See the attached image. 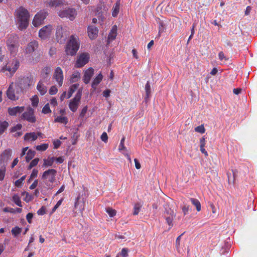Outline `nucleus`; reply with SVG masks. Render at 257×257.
<instances>
[{"label": "nucleus", "mask_w": 257, "mask_h": 257, "mask_svg": "<svg viewBox=\"0 0 257 257\" xmlns=\"http://www.w3.org/2000/svg\"><path fill=\"white\" fill-rule=\"evenodd\" d=\"M182 211L184 215H186L189 210V206L188 205H184L182 208Z\"/></svg>", "instance_id": "nucleus-59"}, {"label": "nucleus", "mask_w": 257, "mask_h": 257, "mask_svg": "<svg viewBox=\"0 0 257 257\" xmlns=\"http://www.w3.org/2000/svg\"><path fill=\"white\" fill-rule=\"evenodd\" d=\"M125 141V138L123 137L120 142L119 145L118 146V150L120 152H126L127 149L126 147L124 146V143Z\"/></svg>", "instance_id": "nucleus-36"}, {"label": "nucleus", "mask_w": 257, "mask_h": 257, "mask_svg": "<svg viewBox=\"0 0 257 257\" xmlns=\"http://www.w3.org/2000/svg\"><path fill=\"white\" fill-rule=\"evenodd\" d=\"M58 15L62 18H66L70 21H73L77 15V12L75 9L68 8L65 10L60 11L58 12Z\"/></svg>", "instance_id": "nucleus-10"}, {"label": "nucleus", "mask_w": 257, "mask_h": 257, "mask_svg": "<svg viewBox=\"0 0 257 257\" xmlns=\"http://www.w3.org/2000/svg\"><path fill=\"white\" fill-rule=\"evenodd\" d=\"M142 205L140 203H136L134 205L133 214L138 215L140 211Z\"/></svg>", "instance_id": "nucleus-42"}, {"label": "nucleus", "mask_w": 257, "mask_h": 257, "mask_svg": "<svg viewBox=\"0 0 257 257\" xmlns=\"http://www.w3.org/2000/svg\"><path fill=\"white\" fill-rule=\"evenodd\" d=\"M190 200L191 202V203L196 207V210L197 211H200L201 209V206L200 202L199 201L195 198H190Z\"/></svg>", "instance_id": "nucleus-30"}, {"label": "nucleus", "mask_w": 257, "mask_h": 257, "mask_svg": "<svg viewBox=\"0 0 257 257\" xmlns=\"http://www.w3.org/2000/svg\"><path fill=\"white\" fill-rule=\"evenodd\" d=\"M30 14L23 7H20L15 12V20L18 28L20 30H25L29 25Z\"/></svg>", "instance_id": "nucleus-1"}, {"label": "nucleus", "mask_w": 257, "mask_h": 257, "mask_svg": "<svg viewBox=\"0 0 257 257\" xmlns=\"http://www.w3.org/2000/svg\"><path fill=\"white\" fill-rule=\"evenodd\" d=\"M42 113L44 114H48L51 112V110L50 108L49 103L46 104L42 109Z\"/></svg>", "instance_id": "nucleus-47"}, {"label": "nucleus", "mask_w": 257, "mask_h": 257, "mask_svg": "<svg viewBox=\"0 0 257 257\" xmlns=\"http://www.w3.org/2000/svg\"><path fill=\"white\" fill-rule=\"evenodd\" d=\"M6 167H3L0 169V181H3L4 179L6 174Z\"/></svg>", "instance_id": "nucleus-50"}, {"label": "nucleus", "mask_w": 257, "mask_h": 257, "mask_svg": "<svg viewBox=\"0 0 257 257\" xmlns=\"http://www.w3.org/2000/svg\"><path fill=\"white\" fill-rule=\"evenodd\" d=\"M3 211L5 212L15 213V209L10 207H5L3 209Z\"/></svg>", "instance_id": "nucleus-60"}, {"label": "nucleus", "mask_w": 257, "mask_h": 257, "mask_svg": "<svg viewBox=\"0 0 257 257\" xmlns=\"http://www.w3.org/2000/svg\"><path fill=\"white\" fill-rule=\"evenodd\" d=\"M48 13L45 10H41L34 17L33 20V25L35 27H39L41 25L46 17L48 16Z\"/></svg>", "instance_id": "nucleus-9"}, {"label": "nucleus", "mask_w": 257, "mask_h": 257, "mask_svg": "<svg viewBox=\"0 0 257 257\" xmlns=\"http://www.w3.org/2000/svg\"><path fill=\"white\" fill-rule=\"evenodd\" d=\"M145 91H146V98H149L151 93V86L150 83L147 82L145 85Z\"/></svg>", "instance_id": "nucleus-44"}, {"label": "nucleus", "mask_w": 257, "mask_h": 257, "mask_svg": "<svg viewBox=\"0 0 257 257\" xmlns=\"http://www.w3.org/2000/svg\"><path fill=\"white\" fill-rule=\"evenodd\" d=\"M117 26L116 25L113 26L109 32L108 36L107 42L110 43L111 41L114 40L117 36Z\"/></svg>", "instance_id": "nucleus-23"}, {"label": "nucleus", "mask_w": 257, "mask_h": 257, "mask_svg": "<svg viewBox=\"0 0 257 257\" xmlns=\"http://www.w3.org/2000/svg\"><path fill=\"white\" fill-rule=\"evenodd\" d=\"M65 4V2L63 0H51L48 3V6L52 8L60 7Z\"/></svg>", "instance_id": "nucleus-25"}, {"label": "nucleus", "mask_w": 257, "mask_h": 257, "mask_svg": "<svg viewBox=\"0 0 257 257\" xmlns=\"http://www.w3.org/2000/svg\"><path fill=\"white\" fill-rule=\"evenodd\" d=\"M50 103L53 106H56L58 104L57 99L55 98H52L50 101Z\"/></svg>", "instance_id": "nucleus-64"}, {"label": "nucleus", "mask_w": 257, "mask_h": 257, "mask_svg": "<svg viewBox=\"0 0 257 257\" xmlns=\"http://www.w3.org/2000/svg\"><path fill=\"white\" fill-rule=\"evenodd\" d=\"M63 200V198H62L57 202L56 204L52 209V213H54L57 210V209L61 205Z\"/></svg>", "instance_id": "nucleus-51"}, {"label": "nucleus", "mask_w": 257, "mask_h": 257, "mask_svg": "<svg viewBox=\"0 0 257 257\" xmlns=\"http://www.w3.org/2000/svg\"><path fill=\"white\" fill-rule=\"evenodd\" d=\"M48 144H43L41 145L37 146L36 149L39 151H44L48 148Z\"/></svg>", "instance_id": "nucleus-41"}, {"label": "nucleus", "mask_w": 257, "mask_h": 257, "mask_svg": "<svg viewBox=\"0 0 257 257\" xmlns=\"http://www.w3.org/2000/svg\"><path fill=\"white\" fill-rule=\"evenodd\" d=\"M119 7H120V1H118L114 4V6L112 8V15L113 17H115L118 15L119 11Z\"/></svg>", "instance_id": "nucleus-29"}, {"label": "nucleus", "mask_w": 257, "mask_h": 257, "mask_svg": "<svg viewBox=\"0 0 257 257\" xmlns=\"http://www.w3.org/2000/svg\"><path fill=\"white\" fill-rule=\"evenodd\" d=\"M25 194H26V198L24 199L25 201H26V202H29L32 199V196L31 195L29 194L28 193H27L26 192H24L22 193V195H24Z\"/></svg>", "instance_id": "nucleus-56"}, {"label": "nucleus", "mask_w": 257, "mask_h": 257, "mask_svg": "<svg viewBox=\"0 0 257 257\" xmlns=\"http://www.w3.org/2000/svg\"><path fill=\"white\" fill-rule=\"evenodd\" d=\"M18 39V36L16 34H11L9 36L7 40V46L9 50L13 54H15L17 51V43Z\"/></svg>", "instance_id": "nucleus-8"}, {"label": "nucleus", "mask_w": 257, "mask_h": 257, "mask_svg": "<svg viewBox=\"0 0 257 257\" xmlns=\"http://www.w3.org/2000/svg\"><path fill=\"white\" fill-rule=\"evenodd\" d=\"M74 207L75 209H77L81 214H82L85 209L84 199L82 198V199H80V196H78L75 201Z\"/></svg>", "instance_id": "nucleus-16"}, {"label": "nucleus", "mask_w": 257, "mask_h": 257, "mask_svg": "<svg viewBox=\"0 0 257 257\" xmlns=\"http://www.w3.org/2000/svg\"><path fill=\"white\" fill-rule=\"evenodd\" d=\"M195 131L196 132L200 134H203L205 133V130L203 125H200L195 128Z\"/></svg>", "instance_id": "nucleus-49"}, {"label": "nucleus", "mask_w": 257, "mask_h": 257, "mask_svg": "<svg viewBox=\"0 0 257 257\" xmlns=\"http://www.w3.org/2000/svg\"><path fill=\"white\" fill-rule=\"evenodd\" d=\"M22 118L29 122H35L36 119L34 115V110L30 107H28L27 110L23 113Z\"/></svg>", "instance_id": "nucleus-13"}, {"label": "nucleus", "mask_w": 257, "mask_h": 257, "mask_svg": "<svg viewBox=\"0 0 257 257\" xmlns=\"http://www.w3.org/2000/svg\"><path fill=\"white\" fill-rule=\"evenodd\" d=\"M55 160L54 157L48 158V159H44L43 166L45 167H51L53 165V163Z\"/></svg>", "instance_id": "nucleus-32"}, {"label": "nucleus", "mask_w": 257, "mask_h": 257, "mask_svg": "<svg viewBox=\"0 0 257 257\" xmlns=\"http://www.w3.org/2000/svg\"><path fill=\"white\" fill-rule=\"evenodd\" d=\"M218 57L220 60L223 61V60H226L227 59L222 52H220L218 54Z\"/></svg>", "instance_id": "nucleus-62"}, {"label": "nucleus", "mask_w": 257, "mask_h": 257, "mask_svg": "<svg viewBox=\"0 0 257 257\" xmlns=\"http://www.w3.org/2000/svg\"><path fill=\"white\" fill-rule=\"evenodd\" d=\"M39 159L37 158L33 160L31 162V163L28 167V169H31L33 167L37 166L39 163Z\"/></svg>", "instance_id": "nucleus-48"}, {"label": "nucleus", "mask_w": 257, "mask_h": 257, "mask_svg": "<svg viewBox=\"0 0 257 257\" xmlns=\"http://www.w3.org/2000/svg\"><path fill=\"white\" fill-rule=\"evenodd\" d=\"M37 89L42 95H44L47 91V88L42 80L39 82L37 86Z\"/></svg>", "instance_id": "nucleus-26"}, {"label": "nucleus", "mask_w": 257, "mask_h": 257, "mask_svg": "<svg viewBox=\"0 0 257 257\" xmlns=\"http://www.w3.org/2000/svg\"><path fill=\"white\" fill-rule=\"evenodd\" d=\"M32 105L33 106H37L39 103V98L37 95L33 96L31 98Z\"/></svg>", "instance_id": "nucleus-46"}, {"label": "nucleus", "mask_w": 257, "mask_h": 257, "mask_svg": "<svg viewBox=\"0 0 257 257\" xmlns=\"http://www.w3.org/2000/svg\"><path fill=\"white\" fill-rule=\"evenodd\" d=\"M53 77L58 85L61 86L63 84L64 76L63 71L60 67H57L55 69Z\"/></svg>", "instance_id": "nucleus-14"}, {"label": "nucleus", "mask_w": 257, "mask_h": 257, "mask_svg": "<svg viewBox=\"0 0 257 257\" xmlns=\"http://www.w3.org/2000/svg\"><path fill=\"white\" fill-rule=\"evenodd\" d=\"M26 176L25 175L22 176L20 179L17 180L15 183L16 186L18 188H21L23 185V181L26 179Z\"/></svg>", "instance_id": "nucleus-40"}, {"label": "nucleus", "mask_w": 257, "mask_h": 257, "mask_svg": "<svg viewBox=\"0 0 257 257\" xmlns=\"http://www.w3.org/2000/svg\"><path fill=\"white\" fill-rule=\"evenodd\" d=\"M80 78V73L78 71L74 72L70 77V81L71 83L78 81Z\"/></svg>", "instance_id": "nucleus-31"}, {"label": "nucleus", "mask_w": 257, "mask_h": 257, "mask_svg": "<svg viewBox=\"0 0 257 257\" xmlns=\"http://www.w3.org/2000/svg\"><path fill=\"white\" fill-rule=\"evenodd\" d=\"M87 111V106H85L82 108V109L80 112V116L81 117H84L85 116V114L86 113Z\"/></svg>", "instance_id": "nucleus-61"}, {"label": "nucleus", "mask_w": 257, "mask_h": 257, "mask_svg": "<svg viewBox=\"0 0 257 257\" xmlns=\"http://www.w3.org/2000/svg\"><path fill=\"white\" fill-rule=\"evenodd\" d=\"M128 249L123 248L120 252L117 254L115 257H127L128 256Z\"/></svg>", "instance_id": "nucleus-39"}, {"label": "nucleus", "mask_w": 257, "mask_h": 257, "mask_svg": "<svg viewBox=\"0 0 257 257\" xmlns=\"http://www.w3.org/2000/svg\"><path fill=\"white\" fill-rule=\"evenodd\" d=\"M42 135L41 133H26L24 136V140L27 141H35L39 136Z\"/></svg>", "instance_id": "nucleus-21"}, {"label": "nucleus", "mask_w": 257, "mask_h": 257, "mask_svg": "<svg viewBox=\"0 0 257 257\" xmlns=\"http://www.w3.org/2000/svg\"><path fill=\"white\" fill-rule=\"evenodd\" d=\"M105 210L110 217H112L116 215V211L111 208H105Z\"/></svg>", "instance_id": "nucleus-43"}, {"label": "nucleus", "mask_w": 257, "mask_h": 257, "mask_svg": "<svg viewBox=\"0 0 257 257\" xmlns=\"http://www.w3.org/2000/svg\"><path fill=\"white\" fill-rule=\"evenodd\" d=\"M58 92V89L55 86H52L49 89V93L51 95H54Z\"/></svg>", "instance_id": "nucleus-52"}, {"label": "nucleus", "mask_w": 257, "mask_h": 257, "mask_svg": "<svg viewBox=\"0 0 257 257\" xmlns=\"http://www.w3.org/2000/svg\"><path fill=\"white\" fill-rule=\"evenodd\" d=\"M53 30V26L48 25L41 28L39 32V37L42 40L49 38Z\"/></svg>", "instance_id": "nucleus-12"}, {"label": "nucleus", "mask_w": 257, "mask_h": 257, "mask_svg": "<svg viewBox=\"0 0 257 257\" xmlns=\"http://www.w3.org/2000/svg\"><path fill=\"white\" fill-rule=\"evenodd\" d=\"M54 122L66 124L68 122V119L66 116H63L62 115L58 116L55 119Z\"/></svg>", "instance_id": "nucleus-33"}, {"label": "nucleus", "mask_w": 257, "mask_h": 257, "mask_svg": "<svg viewBox=\"0 0 257 257\" xmlns=\"http://www.w3.org/2000/svg\"><path fill=\"white\" fill-rule=\"evenodd\" d=\"M79 86V84L78 83H75L70 87L68 92L67 98H69L72 96L73 93L78 88Z\"/></svg>", "instance_id": "nucleus-28"}, {"label": "nucleus", "mask_w": 257, "mask_h": 257, "mask_svg": "<svg viewBox=\"0 0 257 257\" xmlns=\"http://www.w3.org/2000/svg\"><path fill=\"white\" fill-rule=\"evenodd\" d=\"M22 125L21 124H17L16 125L14 126L11 128V132L14 133L17 131L21 130L22 128Z\"/></svg>", "instance_id": "nucleus-54"}, {"label": "nucleus", "mask_w": 257, "mask_h": 257, "mask_svg": "<svg viewBox=\"0 0 257 257\" xmlns=\"http://www.w3.org/2000/svg\"><path fill=\"white\" fill-rule=\"evenodd\" d=\"M38 171L35 169H33L32 172V173L31 174L30 178L29 181H30L31 179H32L33 178L37 177L38 176Z\"/></svg>", "instance_id": "nucleus-53"}, {"label": "nucleus", "mask_w": 257, "mask_h": 257, "mask_svg": "<svg viewBox=\"0 0 257 257\" xmlns=\"http://www.w3.org/2000/svg\"><path fill=\"white\" fill-rule=\"evenodd\" d=\"M24 106H16L12 108H9L8 112L10 115H16L20 113L24 110Z\"/></svg>", "instance_id": "nucleus-22"}, {"label": "nucleus", "mask_w": 257, "mask_h": 257, "mask_svg": "<svg viewBox=\"0 0 257 257\" xmlns=\"http://www.w3.org/2000/svg\"><path fill=\"white\" fill-rule=\"evenodd\" d=\"M51 71V67L50 66H46L44 68V69L42 71V75L43 77L45 78L50 73Z\"/></svg>", "instance_id": "nucleus-38"}, {"label": "nucleus", "mask_w": 257, "mask_h": 257, "mask_svg": "<svg viewBox=\"0 0 257 257\" xmlns=\"http://www.w3.org/2000/svg\"><path fill=\"white\" fill-rule=\"evenodd\" d=\"M103 78V76L100 73L93 80L91 86L94 89H96L97 85L100 83Z\"/></svg>", "instance_id": "nucleus-27"}, {"label": "nucleus", "mask_w": 257, "mask_h": 257, "mask_svg": "<svg viewBox=\"0 0 257 257\" xmlns=\"http://www.w3.org/2000/svg\"><path fill=\"white\" fill-rule=\"evenodd\" d=\"M14 83H12V84L9 86V88L7 91V95L8 97L13 100H15L18 99V97L16 96L14 88H13Z\"/></svg>", "instance_id": "nucleus-24"}, {"label": "nucleus", "mask_w": 257, "mask_h": 257, "mask_svg": "<svg viewBox=\"0 0 257 257\" xmlns=\"http://www.w3.org/2000/svg\"><path fill=\"white\" fill-rule=\"evenodd\" d=\"M56 170L53 169H49L43 173L42 178L45 180V183L48 189L53 188L52 183L56 180Z\"/></svg>", "instance_id": "nucleus-4"}, {"label": "nucleus", "mask_w": 257, "mask_h": 257, "mask_svg": "<svg viewBox=\"0 0 257 257\" xmlns=\"http://www.w3.org/2000/svg\"><path fill=\"white\" fill-rule=\"evenodd\" d=\"M56 53V49L55 48L52 47L49 50V54L52 57Z\"/></svg>", "instance_id": "nucleus-63"}, {"label": "nucleus", "mask_w": 257, "mask_h": 257, "mask_svg": "<svg viewBox=\"0 0 257 257\" xmlns=\"http://www.w3.org/2000/svg\"><path fill=\"white\" fill-rule=\"evenodd\" d=\"M78 37L71 36L70 39L67 43L65 51L67 55L73 56L75 55L79 48Z\"/></svg>", "instance_id": "nucleus-2"}, {"label": "nucleus", "mask_w": 257, "mask_h": 257, "mask_svg": "<svg viewBox=\"0 0 257 257\" xmlns=\"http://www.w3.org/2000/svg\"><path fill=\"white\" fill-rule=\"evenodd\" d=\"M12 201L18 206L22 207L20 197L18 194H14L12 197Z\"/></svg>", "instance_id": "nucleus-35"}, {"label": "nucleus", "mask_w": 257, "mask_h": 257, "mask_svg": "<svg viewBox=\"0 0 257 257\" xmlns=\"http://www.w3.org/2000/svg\"><path fill=\"white\" fill-rule=\"evenodd\" d=\"M94 74V70L92 68L90 67L84 72L83 80L85 84H88Z\"/></svg>", "instance_id": "nucleus-19"}, {"label": "nucleus", "mask_w": 257, "mask_h": 257, "mask_svg": "<svg viewBox=\"0 0 257 257\" xmlns=\"http://www.w3.org/2000/svg\"><path fill=\"white\" fill-rule=\"evenodd\" d=\"M38 42L36 41L30 42L25 49L26 53L27 54H31L38 48Z\"/></svg>", "instance_id": "nucleus-17"}, {"label": "nucleus", "mask_w": 257, "mask_h": 257, "mask_svg": "<svg viewBox=\"0 0 257 257\" xmlns=\"http://www.w3.org/2000/svg\"><path fill=\"white\" fill-rule=\"evenodd\" d=\"M13 151L11 149L5 150L0 156V161L4 162H8L12 156Z\"/></svg>", "instance_id": "nucleus-20"}, {"label": "nucleus", "mask_w": 257, "mask_h": 257, "mask_svg": "<svg viewBox=\"0 0 257 257\" xmlns=\"http://www.w3.org/2000/svg\"><path fill=\"white\" fill-rule=\"evenodd\" d=\"M35 155V153L34 151L32 150H29L27 153V155L26 156V160L27 162H29L31 160H32Z\"/></svg>", "instance_id": "nucleus-37"}, {"label": "nucleus", "mask_w": 257, "mask_h": 257, "mask_svg": "<svg viewBox=\"0 0 257 257\" xmlns=\"http://www.w3.org/2000/svg\"><path fill=\"white\" fill-rule=\"evenodd\" d=\"M61 142L58 140H54L53 141L54 148L56 149H58L61 145Z\"/></svg>", "instance_id": "nucleus-57"}, {"label": "nucleus", "mask_w": 257, "mask_h": 257, "mask_svg": "<svg viewBox=\"0 0 257 257\" xmlns=\"http://www.w3.org/2000/svg\"><path fill=\"white\" fill-rule=\"evenodd\" d=\"M82 89H79L75 95V97L70 99L69 103V108L72 112H74L77 110L82 96Z\"/></svg>", "instance_id": "nucleus-6"}, {"label": "nucleus", "mask_w": 257, "mask_h": 257, "mask_svg": "<svg viewBox=\"0 0 257 257\" xmlns=\"http://www.w3.org/2000/svg\"><path fill=\"white\" fill-rule=\"evenodd\" d=\"M69 34L66 28L58 26L56 28V38L57 42L60 44L64 43Z\"/></svg>", "instance_id": "nucleus-7"}, {"label": "nucleus", "mask_w": 257, "mask_h": 257, "mask_svg": "<svg viewBox=\"0 0 257 257\" xmlns=\"http://www.w3.org/2000/svg\"><path fill=\"white\" fill-rule=\"evenodd\" d=\"M181 235H179L177 238L176 240V249H177L178 252H179V253H180V250L179 249V245H180V238H181Z\"/></svg>", "instance_id": "nucleus-55"}, {"label": "nucleus", "mask_w": 257, "mask_h": 257, "mask_svg": "<svg viewBox=\"0 0 257 257\" xmlns=\"http://www.w3.org/2000/svg\"><path fill=\"white\" fill-rule=\"evenodd\" d=\"M33 80L29 77H20L18 78L16 85L18 88L16 93L23 92L28 89L32 84Z\"/></svg>", "instance_id": "nucleus-5"}, {"label": "nucleus", "mask_w": 257, "mask_h": 257, "mask_svg": "<svg viewBox=\"0 0 257 257\" xmlns=\"http://www.w3.org/2000/svg\"><path fill=\"white\" fill-rule=\"evenodd\" d=\"M19 66L20 62L18 59L16 58H11L7 64L2 68L1 71L5 72L7 71L9 73L10 76H12L16 72Z\"/></svg>", "instance_id": "nucleus-3"}, {"label": "nucleus", "mask_w": 257, "mask_h": 257, "mask_svg": "<svg viewBox=\"0 0 257 257\" xmlns=\"http://www.w3.org/2000/svg\"><path fill=\"white\" fill-rule=\"evenodd\" d=\"M22 231V229L18 226L15 227L12 229V233L15 236H17L19 235Z\"/></svg>", "instance_id": "nucleus-45"}, {"label": "nucleus", "mask_w": 257, "mask_h": 257, "mask_svg": "<svg viewBox=\"0 0 257 257\" xmlns=\"http://www.w3.org/2000/svg\"><path fill=\"white\" fill-rule=\"evenodd\" d=\"M87 30L88 35L90 39L93 40L97 38L98 33L97 28L95 26H90L88 27Z\"/></svg>", "instance_id": "nucleus-18"}, {"label": "nucleus", "mask_w": 257, "mask_h": 257, "mask_svg": "<svg viewBox=\"0 0 257 257\" xmlns=\"http://www.w3.org/2000/svg\"><path fill=\"white\" fill-rule=\"evenodd\" d=\"M9 126V123L7 121L0 120V135H2Z\"/></svg>", "instance_id": "nucleus-34"}, {"label": "nucleus", "mask_w": 257, "mask_h": 257, "mask_svg": "<svg viewBox=\"0 0 257 257\" xmlns=\"http://www.w3.org/2000/svg\"><path fill=\"white\" fill-rule=\"evenodd\" d=\"M176 216V213L173 210L169 207L165 208L164 213V217L165 218L167 224L169 226L170 229L173 225V220Z\"/></svg>", "instance_id": "nucleus-11"}, {"label": "nucleus", "mask_w": 257, "mask_h": 257, "mask_svg": "<svg viewBox=\"0 0 257 257\" xmlns=\"http://www.w3.org/2000/svg\"><path fill=\"white\" fill-rule=\"evenodd\" d=\"M101 140L104 143H106L108 140L107 135L105 132H103L101 136Z\"/></svg>", "instance_id": "nucleus-58"}, {"label": "nucleus", "mask_w": 257, "mask_h": 257, "mask_svg": "<svg viewBox=\"0 0 257 257\" xmlns=\"http://www.w3.org/2000/svg\"><path fill=\"white\" fill-rule=\"evenodd\" d=\"M89 55L88 53H82L78 58L76 66L77 67H81L85 65L89 61Z\"/></svg>", "instance_id": "nucleus-15"}]
</instances>
